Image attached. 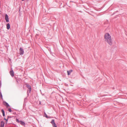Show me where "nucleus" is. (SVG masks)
<instances>
[{"instance_id":"nucleus-6","label":"nucleus","mask_w":127,"mask_h":127,"mask_svg":"<svg viewBox=\"0 0 127 127\" xmlns=\"http://www.w3.org/2000/svg\"><path fill=\"white\" fill-rule=\"evenodd\" d=\"M5 19L7 22H8L9 21L8 16L7 14H6L5 15Z\"/></svg>"},{"instance_id":"nucleus-16","label":"nucleus","mask_w":127,"mask_h":127,"mask_svg":"<svg viewBox=\"0 0 127 127\" xmlns=\"http://www.w3.org/2000/svg\"><path fill=\"white\" fill-rule=\"evenodd\" d=\"M8 111L10 112H11V110L10 108H9L8 109Z\"/></svg>"},{"instance_id":"nucleus-18","label":"nucleus","mask_w":127,"mask_h":127,"mask_svg":"<svg viewBox=\"0 0 127 127\" xmlns=\"http://www.w3.org/2000/svg\"><path fill=\"white\" fill-rule=\"evenodd\" d=\"M4 119L6 120L7 121L8 119H6L5 118H4Z\"/></svg>"},{"instance_id":"nucleus-8","label":"nucleus","mask_w":127,"mask_h":127,"mask_svg":"<svg viewBox=\"0 0 127 127\" xmlns=\"http://www.w3.org/2000/svg\"><path fill=\"white\" fill-rule=\"evenodd\" d=\"M10 74L13 77L14 75V73L13 70H11L10 71Z\"/></svg>"},{"instance_id":"nucleus-10","label":"nucleus","mask_w":127,"mask_h":127,"mask_svg":"<svg viewBox=\"0 0 127 127\" xmlns=\"http://www.w3.org/2000/svg\"><path fill=\"white\" fill-rule=\"evenodd\" d=\"M6 26L7 29L8 30L10 28V26L9 24V23L7 24L6 25Z\"/></svg>"},{"instance_id":"nucleus-3","label":"nucleus","mask_w":127,"mask_h":127,"mask_svg":"<svg viewBox=\"0 0 127 127\" xmlns=\"http://www.w3.org/2000/svg\"><path fill=\"white\" fill-rule=\"evenodd\" d=\"M24 53V51L21 48H20V55H23Z\"/></svg>"},{"instance_id":"nucleus-14","label":"nucleus","mask_w":127,"mask_h":127,"mask_svg":"<svg viewBox=\"0 0 127 127\" xmlns=\"http://www.w3.org/2000/svg\"><path fill=\"white\" fill-rule=\"evenodd\" d=\"M44 116L46 117V118H48V117L47 115L45 113H44Z\"/></svg>"},{"instance_id":"nucleus-17","label":"nucleus","mask_w":127,"mask_h":127,"mask_svg":"<svg viewBox=\"0 0 127 127\" xmlns=\"http://www.w3.org/2000/svg\"><path fill=\"white\" fill-rule=\"evenodd\" d=\"M1 81L0 80V86H1Z\"/></svg>"},{"instance_id":"nucleus-15","label":"nucleus","mask_w":127,"mask_h":127,"mask_svg":"<svg viewBox=\"0 0 127 127\" xmlns=\"http://www.w3.org/2000/svg\"><path fill=\"white\" fill-rule=\"evenodd\" d=\"M0 96L1 98H2V94L1 92H0Z\"/></svg>"},{"instance_id":"nucleus-4","label":"nucleus","mask_w":127,"mask_h":127,"mask_svg":"<svg viewBox=\"0 0 127 127\" xmlns=\"http://www.w3.org/2000/svg\"><path fill=\"white\" fill-rule=\"evenodd\" d=\"M27 87L29 89L28 91L30 93L31 91V87L29 85H27Z\"/></svg>"},{"instance_id":"nucleus-13","label":"nucleus","mask_w":127,"mask_h":127,"mask_svg":"<svg viewBox=\"0 0 127 127\" xmlns=\"http://www.w3.org/2000/svg\"><path fill=\"white\" fill-rule=\"evenodd\" d=\"M16 121L18 123H20L21 121H19L18 119H16Z\"/></svg>"},{"instance_id":"nucleus-1","label":"nucleus","mask_w":127,"mask_h":127,"mask_svg":"<svg viewBox=\"0 0 127 127\" xmlns=\"http://www.w3.org/2000/svg\"><path fill=\"white\" fill-rule=\"evenodd\" d=\"M104 37L105 42L110 45H112V41L110 35L109 33H106L105 34Z\"/></svg>"},{"instance_id":"nucleus-7","label":"nucleus","mask_w":127,"mask_h":127,"mask_svg":"<svg viewBox=\"0 0 127 127\" xmlns=\"http://www.w3.org/2000/svg\"><path fill=\"white\" fill-rule=\"evenodd\" d=\"M4 123L3 121H2L1 122L0 127H4Z\"/></svg>"},{"instance_id":"nucleus-11","label":"nucleus","mask_w":127,"mask_h":127,"mask_svg":"<svg viewBox=\"0 0 127 127\" xmlns=\"http://www.w3.org/2000/svg\"><path fill=\"white\" fill-rule=\"evenodd\" d=\"M72 70H70L69 71H67V72L68 75H69L70 74V73L72 72Z\"/></svg>"},{"instance_id":"nucleus-5","label":"nucleus","mask_w":127,"mask_h":127,"mask_svg":"<svg viewBox=\"0 0 127 127\" xmlns=\"http://www.w3.org/2000/svg\"><path fill=\"white\" fill-rule=\"evenodd\" d=\"M3 103L4 105L6 106L7 108H8L9 106V105L8 103L4 101L3 102Z\"/></svg>"},{"instance_id":"nucleus-12","label":"nucleus","mask_w":127,"mask_h":127,"mask_svg":"<svg viewBox=\"0 0 127 127\" xmlns=\"http://www.w3.org/2000/svg\"><path fill=\"white\" fill-rule=\"evenodd\" d=\"M1 112L2 113L3 116L4 117L5 116V114H4V110L3 109H2L1 110Z\"/></svg>"},{"instance_id":"nucleus-2","label":"nucleus","mask_w":127,"mask_h":127,"mask_svg":"<svg viewBox=\"0 0 127 127\" xmlns=\"http://www.w3.org/2000/svg\"><path fill=\"white\" fill-rule=\"evenodd\" d=\"M51 123L52 124L53 127H57V126L55 123L54 120H52L51 122Z\"/></svg>"},{"instance_id":"nucleus-9","label":"nucleus","mask_w":127,"mask_h":127,"mask_svg":"<svg viewBox=\"0 0 127 127\" xmlns=\"http://www.w3.org/2000/svg\"><path fill=\"white\" fill-rule=\"evenodd\" d=\"M20 124H21V125H22L23 126H25V123L24 122L22 121H20Z\"/></svg>"}]
</instances>
